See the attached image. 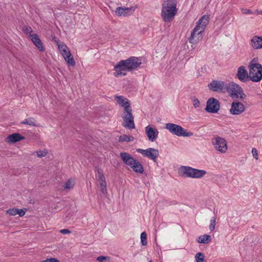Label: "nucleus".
<instances>
[{"label": "nucleus", "mask_w": 262, "mask_h": 262, "mask_svg": "<svg viewBox=\"0 0 262 262\" xmlns=\"http://www.w3.org/2000/svg\"><path fill=\"white\" fill-rule=\"evenodd\" d=\"M245 110V107L244 105L242 103L235 100L231 104L230 113L232 115H238L244 112Z\"/></svg>", "instance_id": "nucleus-11"}, {"label": "nucleus", "mask_w": 262, "mask_h": 262, "mask_svg": "<svg viewBox=\"0 0 262 262\" xmlns=\"http://www.w3.org/2000/svg\"><path fill=\"white\" fill-rule=\"evenodd\" d=\"M234 82L226 83L220 80H212L208 84L209 89L212 92H219L222 93H228L229 95L230 92H233L231 90Z\"/></svg>", "instance_id": "nucleus-5"}, {"label": "nucleus", "mask_w": 262, "mask_h": 262, "mask_svg": "<svg viewBox=\"0 0 262 262\" xmlns=\"http://www.w3.org/2000/svg\"><path fill=\"white\" fill-rule=\"evenodd\" d=\"M59 49L62 52V49H67V47L65 45H58Z\"/></svg>", "instance_id": "nucleus-43"}, {"label": "nucleus", "mask_w": 262, "mask_h": 262, "mask_svg": "<svg viewBox=\"0 0 262 262\" xmlns=\"http://www.w3.org/2000/svg\"><path fill=\"white\" fill-rule=\"evenodd\" d=\"M165 128L171 133L180 137H190L193 135L192 133L188 132L186 129L183 128L181 126L174 123H166Z\"/></svg>", "instance_id": "nucleus-7"}, {"label": "nucleus", "mask_w": 262, "mask_h": 262, "mask_svg": "<svg viewBox=\"0 0 262 262\" xmlns=\"http://www.w3.org/2000/svg\"><path fill=\"white\" fill-rule=\"evenodd\" d=\"M141 243L142 246H145L147 245V234L145 232H143L141 234Z\"/></svg>", "instance_id": "nucleus-32"}, {"label": "nucleus", "mask_w": 262, "mask_h": 262, "mask_svg": "<svg viewBox=\"0 0 262 262\" xmlns=\"http://www.w3.org/2000/svg\"><path fill=\"white\" fill-rule=\"evenodd\" d=\"M120 156L124 163L130 167L133 165V163L135 162L136 159L127 152H121Z\"/></svg>", "instance_id": "nucleus-17"}, {"label": "nucleus", "mask_w": 262, "mask_h": 262, "mask_svg": "<svg viewBox=\"0 0 262 262\" xmlns=\"http://www.w3.org/2000/svg\"><path fill=\"white\" fill-rule=\"evenodd\" d=\"M220 109V102L216 98H210L207 101L205 110L209 113H217Z\"/></svg>", "instance_id": "nucleus-8"}, {"label": "nucleus", "mask_w": 262, "mask_h": 262, "mask_svg": "<svg viewBox=\"0 0 262 262\" xmlns=\"http://www.w3.org/2000/svg\"><path fill=\"white\" fill-rule=\"evenodd\" d=\"M200 101L197 98H194L193 100V105L194 106V107L196 108L200 106Z\"/></svg>", "instance_id": "nucleus-38"}, {"label": "nucleus", "mask_w": 262, "mask_h": 262, "mask_svg": "<svg viewBox=\"0 0 262 262\" xmlns=\"http://www.w3.org/2000/svg\"><path fill=\"white\" fill-rule=\"evenodd\" d=\"M177 3L176 0H168L162 4L161 16L165 22L170 21L177 14Z\"/></svg>", "instance_id": "nucleus-4"}, {"label": "nucleus", "mask_w": 262, "mask_h": 262, "mask_svg": "<svg viewBox=\"0 0 262 262\" xmlns=\"http://www.w3.org/2000/svg\"><path fill=\"white\" fill-rule=\"evenodd\" d=\"M211 241V236L210 235L205 234L203 236H200L197 239L199 243L208 244Z\"/></svg>", "instance_id": "nucleus-24"}, {"label": "nucleus", "mask_w": 262, "mask_h": 262, "mask_svg": "<svg viewBox=\"0 0 262 262\" xmlns=\"http://www.w3.org/2000/svg\"><path fill=\"white\" fill-rule=\"evenodd\" d=\"M193 168L190 166H182L179 168V173L180 176L187 178L193 177Z\"/></svg>", "instance_id": "nucleus-16"}, {"label": "nucleus", "mask_w": 262, "mask_h": 262, "mask_svg": "<svg viewBox=\"0 0 262 262\" xmlns=\"http://www.w3.org/2000/svg\"><path fill=\"white\" fill-rule=\"evenodd\" d=\"M242 11L243 14H252L253 12L251 11V10L247 9H242Z\"/></svg>", "instance_id": "nucleus-41"}, {"label": "nucleus", "mask_w": 262, "mask_h": 262, "mask_svg": "<svg viewBox=\"0 0 262 262\" xmlns=\"http://www.w3.org/2000/svg\"><path fill=\"white\" fill-rule=\"evenodd\" d=\"M192 178H201L207 173L204 170L198 169L193 168Z\"/></svg>", "instance_id": "nucleus-23"}, {"label": "nucleus", "mask_w": 262, "mask_h": 262, "mask_svg": "<svg viewBox=\"0 0 262 262\" xmlns=\"http://www.w3.org/2000/svg\"><path fill=\"white\" fill-rule=\"evenodd\" d=\"M196 262H205V256L202 252H198L195 256Z\"/></svg>", "instance_id": "nucleus-30"}, {"label": "nucleus", "mask_w": 262, "mask_h": 262, "mask_svg": "<svg viewBox=\"0 0 262 262\" xmlns=\"http://www.w3.org/2000/svg\"><path fill=\"white\" fill-rule=\"evenodd\" d=\"M23 124H27L32 126H37L38 125L35 122V119L34 118H29L25 119L21 122Z\"/></svg>", "instance_id": "nucleus-26"}, {"label": "nucleus", "mask_w": 262, "mask_h": 262, "mask_svg": "<svg viewBox=\"0 0 262 262\" xmlns=\"http://www.w3.org/2000/svg\"><path fill=\"white\" fill-rule=\"evenodd\" d=\"M137 152L141 154L143 156L152 160L154 161H156L157 158L159 155V151L158 149L153 148H148L147 149H137Z\"/></svg>", "instance_id": "nucleus-9"}, {"label": "nucleus", "mask_w": 262, "mask_h": 262, "mask_svg": "<svg viewBox=\"0 0 262 262\" xmlns=\"http://www.w3.org/2000/svg\"><path fill=\"white\" fill-rule=\"evenodd\" d=\"M68 53H70V51L69 50V49L68 48L62 50L61 54L63 55V57H66V56L68 55Z\"/></svg>", "instance_id": "nucleus-40"}, {"label": "nucleus", "mask_w": 262, "mask_h": 262, "mask_svg": "<svg viewBox=\"0 0 262 262\" xmlns=\"http://www.w3.org/2000/svg\"><path fill=\"white\" fill-rule=\"evenodd\" d=\"M25 139V137L18 133L9 135L6 139V141L9 143H15Z\"/></svg>", "instance_id": "nucleus-18"}, {"label": "nucleus", "mask_w": 262, "mask_h": 262, "mask_svg": "<svg viewBox=\"0 0 262 262\" xmlns=\"http://www.w3.org/2000/svg\"><path fill=\"white\" fill-rule=\"evenodd\" d=\"M23 31L26 33H30L31 32H33V30L31 28L29 27H25L23 28Z\"/></svg>", "instance_id": "nucleus-39"}, {"label": "nucleus", "mask_w": 262, "mask_h": 262, "mask_svg": "<svg viewBox=\"0 0 262 262\" xmlns=\"http://www.w3.org/2000/svg\"><path fill=\"white\" fill-rule=\"evenodd\" d=\"M29 38L40 51L43 52L45 51L41 40L37 34H30Z\"/></svg>", "instance_id": "nucleus-15"}, {"label": "nucleus", "mask_w": 262, "mask_h": 262, "mask_svg": "<svg viewBox=\"0 0 262 262\" xmlns=\"http://www.w3.org/2000/svg\"><path fill=\"white\" fill-rule=\"evenodd\" d=\"M215 217H214L213 219H212L210 221V224L209 225V229L211 231H212L215 229Z\"/></svg>", "instance_id": "nucleus-33"}, {"label": "nucleus", "mask_w": 262, "mask_h": 262, "mask_svg": "<svg viewBox=\"0 0 262 262\" xmlns=\"http://www.w3.org/2000/svg\"><path fill=\"white\" fill-rule=\"evenodd\" d=\"M26 209L24 210L21 209L12 208L9 209L7 211V213L10 215H15L18 214L19 216H23L26 213Z\"/></svg>", "instance_id": "nucleus-21"}, {"label": "nucleus", "mask_w": 262, "mask_h": 262, "mask_svg": "<svg viewBox=\"0 0 262 262\" xmlns=\"http://www.w3.org/2000/svg\"><path fill=\"white\" fill-rule=\"evenodd\" d=\"M116 100L120 106L124 107L123 116L122 117L123 119L122 125L129 129L135 128L134 116L132 114V109L129 101L122 96H116Z\"/></svg>", "instance_id": "nucleus-1"}, {"label": "nucleus", "mask_w": 262, "mask_h": 262, "mask_svg": "<svg viewBox=\"0 0 262 262\" xmlns=\"http://www.w3.org/2000/svg\"><path fill=\"white\" fill-rule=\"evenodd\" d=\"M96 260L99 262H110L111 257L107 256H99L97 257Z\"/></svg>", "instance_id": "nucleus-31"}, {"label": "nucleus", "mask_w": 262, "mask_h": 262, "mask_svg": "<svg viewBox=\"0 0 262 262\" xmlns=\"http://www.w3.org/2000/svg\"><path fill=\"white\" fill-rule=\"evenodd\" d=\"M212 142L215 149L221 153H224L227 150L226 141L224 138L217 137L215 139V141Z\"/></svg>", "instance_id": "nucleus-12"}, {"label": "nucleus", "mask_w": 262, "mask_h": 262, "mask_svg": "<svg viewBox=\"0 0 262 262\" xmlns=\"http://www.w3.org/2000/svg\"><path fill=\"white\" fill-rule=\"evenodd\" d=\"M64 58L69 65L72 67H73L75 65V60L71 53H68V55L66 56Z\"/></svg>", "instance_id": "nucleus-25"}, {"label": "nucleus", "mask_w": 262, "mask_h": 262, "mask_svg": "<svg viewBox=\"0 0 262 262\" xmlns=\"http://www.w3.org/2000/svg\"><path fill=\"white\" fill-rule=\"evenodd\" d=\"M74 182L72 179H69L68 180H67L65 183V184L63 186V187L66 189H70L74 185Z\"/></svg>", "instance_id": "nucleus-29"}, {"label": "nucleus", "mask_w": 262, "mask_h": 262, "mask_svg": "<svg viewBox=\"0 0 262 262\" xmlns=\"http://www.w3.org/2000/svg\"><path fill=\"white\" fill-rule=\"evenodd\" d=\"M132 10L133 12L135 11V9L133 7L130 8H123L121 7H117L116 9V14L119 16H126L129 15V12Z\"/></svg>", "instance_id": "nucleus-19"}, {"label": "nucleus", "mask_w": 262, "mask_h": 262, "mask_svg": "<svg viewBox=\"0 0 262 262\" xmlns=\"http://www.w3.org/2000/svg\"><path fill=\"white\" fill-rule=\"evenodd\" d=\"M209 18L207 15H205L199 19L191 33L189 38L190 42L195 43L202 38L205 27L209 23Z\"/></svg>", "instance_id": "nucleus-3"}, {"label": "nucleus", "mask_w": 262, "mask_h": 262, "mask_svg": "<svg viewBox=\"0 0 262 262\" xmlns=\"http://www.w3.org/2000/svg\"><path fill=\"white\" fill-rule=\"evenodd\" d=\"M148 262H152V261L151 260H149Z\"/></svg>", "instance_id": "nucleus-44"}, {"label": "nucleus", "mask_w": 262, "mask_h": 262, "mask_svg": "<svg viewBox=\"0 0 262 262\" xmlns=\"http://www.w3.org/2000/svg\"><path fill=\"white\" fill-rule=\"evenodd\" d=\"M60 232L62 234H69L71 233V231L68 229H62L60 231Z\"/></svg>", "instance_id": "nucleus-42"}, {"label": "nucleus", "mask_w": 262, "mask_h": 262, "mask_svg": "<svg viewBox=\"0 0 262 262\" xmlns=\"http://www.w3.org/2000/svg\"><path fill=\"white\" fill-rule=\"evenodd\" d=\"M231 90L233 92H230V96L232 97L239 98L241 100H244L246 97V95L243 92V89L237 84L234 82L232 84Z\"/></svg>", "instance_id": "nucleus-10"}, {"label": "nucleus", "mask_w": 262, "mask_h": 262, "mask_svg": "<svg viewBox=\"0 0 262 262\" xmlns=\"http://www.w3.org/2000/svg\"><path fill=\"white\" fill-rule=\"evenodd\" d=\"M97 172H98V180H102L104 179H105L103 173H102V169H98L97 170Z\"/></svg>", "instance_id": "nucleus-34"}, {"label": "nucleus", "mask_w": 262, "mask_h": 262, "mask_svg": "<svg viewBox=\"0 0 262 262\" xmlns=\"http://www.w3.org/2000/svg\"><path fill=\"white\" fill-rule=\"evenodd\" d=\"M260 13L262 14V11H260Z\"/></svg>", "instance_id": "nucleus-45"}, {"label": "nucleus", "mask_w": 262, "mask_h": 262, "mask_svg": "<svg viewBox=\"0 0 262 262\" xmlns=\"http://www.w3.org/2000/svg\"><path fill=\"white\" fill-rule=\"evenodd\" d=\"M41 262H60L58 259L55 258H47L46 260H42Z\"/></svg>", "instance_id": "nucleus-36"}, {"label": "nucleus", "mask_w": 262, "mask_h": 262, "mask_svg": "<svg viewBox=\"0 0 262 262\" xmlns=\"http://www.w3.org/2000/svg\"><path fill=\"white\" fill-rule=\"evenodd\" d=\"M252 46L255 49L262 48V37L257 36H254L251 39Z\"/></svg>", "instance_id": "nucleus-20"}, {"label": "nucleus", "mask_w": 262, "mask_h": 262, "mask_svg": "<svg viewBox=\"0 0 262 262\" xmlns=\"http://www.w3.org/2000/svg\"><path fill=\"white\" fill-rule=\"evenodd\" d=\"M145 133L148 140L151 142H153L158 138L159 134V132L157 129L154 128L150 125H148L145 127Z\"/></svg>", "instance_id": "nucleus-14"}, {"label": "nucleus", "mask_w": 262, "mask_h": 262, "mask_svg": "<svg viewBox=\"0 0 262 262\" xmlns=\"http://www.w3.org/2000/svg\"><path fill=\"white\" fill-rule=\"evenodd\" d=\"M252 153L253 157L255 159L257 160L258 158V152H257V149L255 148H253L252 149Z\"/></svg>", "instance_id": "nucleus-37"}, {"label": "nucleus", "mask_w": 262, "mask_h": 262, "mask_svg": "<svg viewBox=\"0 0 262 262\" xmlns=\"http://www.w3.org/2000/svg\"><path fill=\"white\" fill-rule=\"evenodd\" d=\"M254 75V74H250V73L248 74L245 67L242 66L238 68L236 77L241 81L245 82H247L249 79H250V77H252Z\"/></svg>", "instance_id": "nucleus-13"}, {"label": "nucleus", "mask_w": 262, "mask_h": 262, "mask_svg": "<svg viewBox=\"0 0 262 262\" xmlns=\"http://www.w3.org/2000/svg\"><path fill=\"white\" fill-rule=\"evenodd\" d=\"M47 152L46 151L39 150L37 151V155L38 157H43L47 155Z\"/></svg>", "instance_id": "nucleus-35"}, {"label": "nucleus", "mask_w": 262, "mask_h": 262, "mask_svg": "<svg viewBox=\"0 0 262 262\" xmlns=\"http://www.w3.org/2000/svg\"><path fill=\"white\" fill-rule=\"evenodd\" d=\"M100 181V187L101 188V191L103 194H105L107 193L106 191V183L105 181V179L102 180H99Z\"/></svg>", "instance_id": "nucleus-27"}, {"label": "nucleus", "mask_w": 262, "mask_h": 262, "mask_svg": "<svg viewBox=\"0 0 262 262\" xmlns=\"http://www.w3.org/2000/svg\"><path fill=\"white\" fill-rule=\"evenodd\" d=\"M133 170L139 173H143L144 171V168L142 165L137 160H135V162L133 163V165L130 167Z\"/></svg>", "instance_id": "nucleus-22"}, {"label": "nucleus", "mask_w": 262, "mask_h": 262, "mask_svg": "<svg viewBox=\"0 0 262 262\" xmlns=\"http://www.w3.org/2000/svg\"><path fill=\"white\" fill-rule=\"evenodd\" d=\"M142 62L141 59L135 56H132L125 60H121L115 66L114 70L116 71L114 73L115 77L119 75L125 76L126 73H122V71H130L136 69L139 67Z\"/></svg>", "instance_id": "nucleus-2"}, {"label": "nucleus", "mask_w": 262, "mask_h": 262, "mask_svg": "<svg viewBox=\"0 0 262 262\" xmlns=\"http://www.w3.org/2000/svg\"><path fill=\"white\" fill-rule=\"evenodd\" d=\"M258 59L254 58L249 63L248 67L250 70V74H254L250 77V80L253 82H259L262 79V65L257 63Z\"/></svg>", "instance_id": "nucleus-6"}, {"label": "nucleus", "mask_w": 262, "mask_h": 262, "mask_svg": "<svg viewBox=\"0 0 262 262\" xmlns=\"http://www.w3.org/2000/svg\"><path fill=\"white\" fill-rule=\"evenodd\" d=\"M134 140L133 136H128L126 135L120 136L119 138V142H129Z\"/></svg>", "instance_id": "nucleus-28"}]
</instances>
